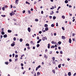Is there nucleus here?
<instances>
[{
    "label": "nucleus",
    "instance_id": "obj_1",
    "mask_svg": "<svg viewBox=\"0 0 76 76\" xmlns=\"http://www.w3.org/2000/svg\"><path fill=\"white\" fill-rule=\"evenodd\" d=\"M42 39L43 41H45V39H46V40H47V37H42Z\"/></svg>",
    "mask_w": 76,
    "mask_h": 76
},
{
    "label": "nucleus",
    "instance_id": "obj_2",
    "mask_svg": "<svg viewBox=\"0 0 76 76\" xmlns=\"http://www.w3.org/2000/svg\"><path fill=\"white\" fill-rule=\"evenodd\" d=\"M44 58H46V59H47V58H48V56L47 55H46L44 54Z\"/></svg>",
    "mask_w": 76,
    "mask_h": 76
},
{
    "label": "nucleus",
    "instance_id": "obj_3",
    "mask_svg": "<svg viewBox=\"0 0 76 76\" xmlns=\"http://www.w3.org/2000/svg\"><path fill=\"white\" fill-rule=\"evenodd\" d=\"M42 41L41 39H39L37 42V44H39Z\"/></svg>",
    "mask_w": 76,
    "mask_h": 76
},
{
    "label": "nucleus",
    "instance_id": "obj_4",
    "mask_svg": "<svg viewBox=\"0 0 76 76\" xmlns=\"http://www.w3.org/2000/svg\"><path fill=\"white\" fill-rule=\"evenodd\" d=\"M61 38L62 39H66V37L63 36H62Z\"/></svg>",
    "mask_w": 76,
    "mask_h": 76
},
{
    "label": "nucleus",
    "instance_id": "obj_5",
    "mask_svg": "<svg viewBox=\"0 0 76 76\" xmlns=\"http://www.w3.org/2000/svg\"><path fill=\"white\" fill-rule=\"evenodd\" d=\"M28 30L29 32H31V28L29 27H28Z\"/></svg>",
    "mask_w": 76,
    "mask_h": 76
},
{
    "label": "nucleus",
    "instance_id": "obj_6",
    "mask_svg": "<svg viewBox=\"0 0 76 76\" xmlns=\"http://www.w3.org/2000/svg\"><path fill=\"white\" fill-rule=\"evenodd\" d=\"M48 48H49V49H50V43H49L48 44Z\"/></svg>",
    "mask_w": 76,
    "mask_h": 76
},
{
    "label": "nucleus",
    "instance_id": "obj_7",
    "mask_svg": "<svg viewBox=\"0 0 76 76\" xmlns=\"http://www.w3.org/2000/svg\"><path fill=\"white\" fill-rule=\"evenodd\" d=\"M69 43H72V40H71V39L69 38Z\"/></svg>",
    "mask_w": 76,
    "mask_h": 76
},
{
    "label": "nucleus",
    "instance_id": "obj_8",
    "mask_svg": "<svg viewBox=\"0 0 76 76\" xmlns=\"http://www.w3.org/2000/svg\"><path fill=\"white\" fill-rule=\"evenodd\" d=\"M68 75L69 76H71V72H69L68 73Z\"/></svg>",
    "mask_w": 76,
    "mask_h": 76
},
{
    "label": "nucleus",
    "instance_id": "obj_9",
    "mask_svg": "<svg viewBox=\"0 0 76 76\" xmlns=\"http://www.w3.org/2000/svg\"><path fill=\"white\" fill-rule=\"evenodd\" d=\"M44 26H45V28H48V25H47V24H45Z\"/></svg>",
    "mask_w": 76,
    "mask_h": 76
},
{
    "label": "nucleus",
    "instance_id": "obj_10",
    "mask_svg": "<svg viewBox=\"0 0 76 76\" xmlns=\"http://www.w3.org/2000/svg\"><path fill=\"white\" fill-rule=\"evenodd\" d=\"M15 44L14 43H12L11 45L12 46V47H14V46H15Z\"/></svg>",
    "mask_w": 76,
    "mask_h": 76
},
{
    "label": "nucleus",
    "instance_id": "obj_11",
    "mask_svg": "<svg viewBox=\"0 0 76 76\" xmlns=\"http://www.w3.org/2000/svg\"><path fill=\"white\" fill-rule=\"evenodd\" d=\"M4 38H6L7 37V34H5L3 36Z\"/></svg>",
    "mask_w": 76,
    "mask_h": 76
},
{
    "label": "nucleus",
    "instance_id": "obj_12",
    "mask_svg": "<svg viewBox=\"0 0 76 76\" xmlns=\"http://www.w3.org/2000/svg\"><path fill=\"white\" fill-rule=\"evenodd\" d=\"M11 32L12 30H8V33H11Z\"/></svg>",
    "mask_w": 76,
    "mask_h": 76
},
{
    "label": "nucleus",
    "instance_id": "obj_13",
    "mask_svg": "<svg viewBox=\"0 0 76 76\" xmlns=\"http://www.w3.org/2000/svg\"><path fill=\"white\" fill-rule=\"evenodd\" d=\"M15 58H18V55L17 54L15 55Z\"/></svg>",
    "mask_w": 76,
    "mask_h": 76
},
{
    "label": "nucleus",
    "instance_id": "obj_14",
    "mask_svg": "<svg viewBox=\"0 0 76 76\" xmlns=\"http://www.w3.org/2000/svg\"><path fill=\"white\" fill-rule=\"evenodd\" d=\"M45 31H48V27H47L46 28H45Z\"/></svg>",
    "mask_w": 76,
    "mask_h": 76
},
{
    "label": "nucleus",
    "instance_id": "obj_15",
    "mask_svg": "<svg viewBox=\"0 0 76 76\" xmlns=\"http://www.w3.org/2000/svg\"><path fill=\"white\" fill-rule=\"evenodd\" d=\"M26 4H28L29 5H30V3H29V2H28L27 1H26Z\"/></svg>",
    "mask_w": 76,
    "mask_h": 76
},
{
    "label": "nucleus",
    "instance_id": "obj_16",
    "mask_svg": "<svg viewBox=\"0 0 76 76\" xmlns=\"http://www.w3.org/2000/svg\"><path fill=\"white\" fill-rule=\"evenodd\" d=\"M20 42H22V41H23V39L22 38L20 39Z\"/></svg>",
    "mask_w": 76,
    "mask_h": 76
},
{
    "label": "nucleus",
    "instance_id": "obj_17",
    "mask_svg": "<svg viewBox=\"0 0 76 76\" xmlns=\"http://www.w3.org/2000/svg\"><path fill=\"white\" fill-rule=\"evenodd\" d=\"M1 34L2 35H4L5 33L4 32V31H2L1 32Z\"/></svg>",
    "mask_w": 76,
    "mask_h": 76
},
{
    "label": "nucleus",
    "instance_id": "obj_18",
    "mask_svg": "<svg viewBox=\"0 0 76 76\" xmlns=\"http://www.w3.org/2000/svg\"><path fill=\"white\" fill-rule=\"evenodd\" d=\"M51 48H55V46H52L51 47Z\"/></svg>",
    "mask_w": 76,
    "mask_h": 76
},
{
    "label": "nucleus",
    "instance_id": "obj_19",
    "mask_svg": "<svg viewBox=\"0 0 76 76\" xmlns=\"http://www.w3.org/2000/svg\"><path fill=\"white\" fill-rule=\"evenodd\" d=\"M53 19L55 20L56 19V17H55V16H53Z\"/></svg>",
    "mask_w": 76,
    "mask_h": 76
},
{
    "label": "nucleus",
    "instance_id": "obj_20",
    "mask_svg": "<svg viewBox=\"0 0 76 76\" xmlns=\"http://www.w3.org/2000/svg\"><path fill=\"white\" fill-rule=\"evenodd\" d=\"M40 75V72H37V76H38V75Z\"/></svg>",
    "mask_w": 76,
    "mask_h": 76
},
{
    "label": "nucleus",
    "instance_id": "obj_21",
    "mask_svg": "<svg viewBox=\"0 0 76 76\" xmlns=\"http://www.w3.org/2000/svg\"><path fill=\"white\" fill-rule=\"evenodd\" d=\"M58 44L59 45H60V44H61V42L60 41L58 42Z\"/></svg>",
    "mask_w": 76,
    "mask_h": 76
},
{
    "label": "nucleus",
    "instance_id": "obj_22",
    "mask_svg": "<svg viewBox=\"0 0 76 76\" xmlns=\"http://www.w3.org/2000/svg\"><path fill=\"white\" fill-rule=\"evenodd\" d=\"M61 64H60L58 65V68H60L61 67Z\"/></svg>",
    "mask_w": 76,
    "mask_h": 76
},
{
    "label": "nucleus",
    "instance_id": "obj_23",
    "mask_svg": "<svg viewBox=\"0 0 76 76\" xmlns=\"http://www.w3.org/2000/svg\"><path fill=\"white\" fill-rule=\"evenodd\" d=\"M54 24H52V25H51V27H54Z\"/></svg>",
    "mask_w": 76,
    "mask_h": 76
},
{
    "label": "nucleus",
    "instance_id": "obj_24",
    "mask_svg": "<svg viewBox=\"0 0 76 76\" xmlns=\"http://www.w3.org/2000/svg\"><path fill=\"white\" fill-rule=\"evenodd\" d=\"M65 3H68V1L67 0H66L65 1Z\"/></svg>",
    "mask_w": 76,
    "mask_h": 76
},
{
    "label": "nucleus",
    "instance_id": "obj_25",
    "mask_svg": "<svg viewBox=\"0 0 76 76\" xmlns=\"http://www.w3.org/2000/svg\"><path fill=\"white\" fill-rule=\"evenodd\" d=\"M52 72L53 73H54V74H55V73H56V72H55V71H54V69H53L52 70Z\"/></svg>",
    "mask_w": 76,
    "mask_h": 76
},
{
    "label": "nucleus",
    "instance_id": "obj_26",
    "mask_svg": "<svg viewBox=\"0 0 76 76\" xmlns=\"http://www.w3.org/2000/svg\"><path fill=\"white\" fill-rule=\"evenodd\" d=\"M62 18H63V19H65V17L64 15H62Z\"/></svg>",
    "mask_w": 76,
    "mask_h": 76
},
{
    "label": "nucleus",
    "instance_id": "obj_27",
    "mask_svg": "<svg viewBox=\"0 0 76 76\" xmlns=\"http://www.w3.org/2000/svg\"><path fill=\"white\" fill-rule=\"evenodd\" d=\"M39 44H38L37 45V48H38V47H39Z\"/></svg>",
    "mask_w": 76,
    "mask_h": 76
},
{
    "label": "nucleus",
    "instance_id": "obj_28",
    "mask_svg": "<svg viewBox=\"0 0 76 76\" xmlns=\"http://www.w3.org/2000/svg\"><path fill=\"white\" fill-rule=\"evenodd\" d=\"M38 19H35V21H36V22H38Z\"/></svg>",
    "mask_w": 76,
    "mask_h": 76
},
{
    "label": "nucleus",
    "instance_id": "obj_29",
    "mask_svg": "<svg viewBox=\"0 0 76 76\" xmlns=\"http://www.w3.org/2000/svg\"><path fill=\"white\" fill-rule=\"evenodd\" d=\"M5 64H7V65H8V64H9V62H5Z\"/></svg>",
    "mask_w": 76,
    "mask_h": 76
},
{
    "label": "nucleus",
    "instance_id": "obj_30",
    "mask_svg": "<svg viewBox=\"0 0 76 76\" xmlns=\"http://www.w3.org/2000/svg\"><path fill=\"white\" fill-rule=\"evenodd\" d=\"M1 16H2V17H4H4H6V15H1Z\"/></svg>",
    "mask_w": 76,
    "mask_h": 76
},
{
    "label": "nucleus",
    "instance_id": "obj_31",
    "mask_svg": "<svg viewBox=\"0 0 76 76\" xmlns=\"http://www.w3.org/2000/svg\"><path fill=\"white\" fill-rule=\"evenodd\" d=\"M53 61H54V60H55V57H53L52 58Z\"/></svg>",
    "mask_w": 76,
    "mask_h": 76
},
{
    "label": "nucleus",
    "instance_id": "obj_32",
    "mask_svg": "<svg viewBox=\"0 0 76 76\" xmlns=\"http://www.w3.org/2000/svg\"><path fill=\"white\" fill-rule=\"evenodd\" d=\"M10 15L11 16H12V15H13V14L12 13H10Z\"/></svg>",
    "mask_w": 76,
    "mask_h": 76
},
{
    "label": "nucleus",
    "instance_id": "obj_33",
    "mask_svg": "<svg viewBox=\"0 0 76 76\" xmlns=\"http://www.w3.org/2000/svg\"><path fill=\"white\" fill-rule=\"evenodd\" d=\"M60 54H63V51H60Z\"/></svg>",
    "mask_w": 76,
    "mask_h": 76
},
{
    "label": "nucleus",
    "instance_id": "obj_34",
    "mask_svg": "<svg viewBox=\"0 0 76 76\" xmlns=\"http://www.w3.org/2000/svg\"><path fill=\"white\" fill-rule=\"evenodd\" d=\"M19 1V0H15V4H16L17 3V2Z\"/></svg>",
    "mask_w": 76,
    "mask_h": 76
},
{
    "label": "nucleus",
    "instance_id": "obj_35",
    "mask_svg": "<svg viewBox=\"0 0 76 76\" xmlns=\"http://www.w3.org/2000/svg\"><path fill=\"white\" fill-rule=\"evenodd\" d=\"M2 10H3L4 11V10H5L4 7H3L2 8Z\"/></svg>",
    "mask_w": 76,
    "mask_h": 76
},
{
    "label": "nucleus",
    "instance_id": "obj_36",
    "mask_svg": "<svg viewBox=\"0 0 76 76\" xmlns=\"http://www.w3.org/2000/svg\"><path fill=\"white\" fill-rule=\"evenodd\" d=\"M53 13H54V12H53L52 11L51 12V13H50V15H53Z\"/></svg>",
    "mask_w": 76,
    "mask_h": 76
},
{
    "label": "nucleus",
    "instance_id": "obj_37",
    "mask_svg": "<svg viewBox=\"0 0 76 76\" xmlns=\"http://www.w3.org/2000/svg\"><path fill=\"white\" fill-rule=\"evenodd\" d=\"M26 46H29V44L28 43H27L26 44Z\"/></svg>",
    "mask_w": 76,
    "mask_h": 76
},
{
    "label": "nucleus",
    "instance_id": "obj_38",
    "mask_svg": "<svg viewBox=\"0 0 76 76\" xmlns=\"http://www.w3.org/2000/svg\"><path fill=\"white\" fill-rule=\"evenodd\" d=\"M13 39L14 41H16V37H14L13 38Z\"/></svg>",
    "mask_w": 76,
    "mask_h": 76
},
{
    "label": "nucleus",
    "instance_id": "obj_39",
    "mask_svg": "<svg viewBox=\"0 0 76 76\" xmlns=\"http://www.w3.org/2000/svg\"><path fill=\"white\" fill-rule=\"evenodd\" d=\"M50 35L51 36H52H52H53V33H50Z\"/></svg>",
    "mask_w": 76,
    "mask_h": 76
},
{
    "label": "nucleus",
    "instance_id": "obj_40",
    "mask_svg": "<svg viewBox=\"0 0 76 76\" xmlns=\"http://www.w3.org/2000/svg\"><path fill=\"white\" fill-rule=\"evenodd\" d=\"M37 67L38 68V69H39V68H40V67H41V66L39 65V66H38Z\"/></svg>",
    "mask_w": 76,
    "mask_h": 76
},
{
    "label": "nucleus",
    "instance_id": "obj_41",
    "mask_svg": "<svg viewBox=\"0 0 76 76\" xmlns=\"http://www.w3.org/2000/svg\"><path fill=\"white\" fill-rule=\"evenodd\" d=\"M28 13H29V14H30V13H31V10L28 11Z\"/></svg>",
    "mask_w": 76,
    "mask_h": 76
},
{
    "label": "nucleus",
    "instance_id": "obj_42",
    "mask_svg": "<svg viewBox=\"0 0 76 76\" xmlns=\"http://www.w3.org/2000/svg\"><path fill=\"white\" fill-rule=\"evenodd\" d=\"M56 26H58V23H56Z\"/></svg>",
    "mask_w": 76,
    "mask_h": 76
},
{
    "label": "nucleus",
    "instance_id": "obj_43",
    "mask_svg": "<svg viewBox=\"0 0 76 76\" xmlns=\"http://www.w3.org/2000/svg\"><path fill=\"white\" fill-rule=\"evenodd\" d=\"M17 60H18V58H16L15 59V61H17Z\"/></svg>",
    "mask_w": 76,
    "mask_h": 76
},
{
    "label": "nucleus",
    "instance_id": "obj_44",
    "mask_svg": "<svg viewBox=\"0 0 76 76\" xmlns=\"http://www.w3.org/2000/svg\"><path fill=\"white\" fill-rule=\"evenodd\" d=\"M12 57H15V53H13L12 54Z\"/></svg>",
    "mask_w": 76,
    "mask_h": 76
},
{
    "label": "nucleus",
    "instance_id": "obj_45",
    "mask_svg": "<svg viewBox=\"0 0 76 76\" xmlns=\"http://www.w3.org/2000/svg\"><path fill=\"white\" fill-rule=\"evenodd\" d=\"M62 29L63 30V31H64L65 29H64V27H62Z\"/></svg>",
    "mask_w": 76,
    "mask_h": 76
},
{
    "label": "nucleus",
    "instance_id": "obj_46",
    "mask_svg": "<svg viewBox=\"0 0 76 76\" xmlns=\"http://www.w3.org/2000/svg\"><path fill=\"white\" fill-rule=\"evenodd\" d=\"M2 32H4V28H2Z\"/></svg>",
    "mask_w": 76,
    "mask_h": 76
},
{
    "label": "nucleus",
    "instance_id": "obj_47",
    "mask_svg": "<svg viewBox=\"0 0 76 76\" xmlns=\"http://www.w3.org/2000/svg\"><path fill=\"white\" fill-rule=\"evenodd\" d=\"M50 54H52V51H50Z\"/></svg>",
    "mask_w": 76,
    "mask_h": 76
},
{
    "label": "nucleus",
    "instance_id": "obj_48",
    "mask_svg": "<svg viewBox=\"0 0 76 76\" xmlns=\"http://www.w3.org/2000/svg\"><path fill=\"white\" fill-rule=\"evenodd\" d=\"M21 66H23V63H22L21 64Z\"/></svg>",
    "mask_w": 76,
    "mask_h": 76
},
{
    "label": "nucleus",
    "instance_id": "obj_49",
    "mask_svg": "<svg viewBox=\"0 0 76 76\" xmlns=\"http://www.w3.org/2000/svg\"><path fill=\"white\" fill-rule=\"evenodd\" d=\"M5 8H7V5H5V6L4 7Z\"/></svg>",
    "mask_w": 76,
    "mask_h": 76
},
{
    "label": "nucleus",
    "instance_id": "obj_50",
    "mask_svg": "<svg viewBox=\"0 0 76 76\" xmlns=\"http://www.w3.org/2000/svg\"><path fill=\"white\" fill-rule=\"evenodd\" d=\"M38 68L37 67L36 68V71H37V70H38Z\"/></svg>",
    "mask_w": 76,
    "mask_h": 76
},
{
    "label": "nucleus",
    "instance_id": "obj_51",
    "mask_svg": "<svg viewBox=\"0 0 76 76\" xmlns=\"http://www.w3.org/2000/svg\"><path fill=\"white\" fill-rule=\"evenodd\" d=\"M12 59H9V61L11 62H12Z\"/></svg>",
    "mask_w": 76,
    "mask_h": 76
},
{
    "label": "nucleus",
    "instance_id": "obj_52",
    "mask_svg": "<svg viewBox=\"0 0 76 76\" xmlns=\"http://www.w3.org/2000/svg\"><path fill=\"white\" fill-rule=\"evenodd\" d=\"M39 34H41V33H42V31H40L39 32Z\"/></svg>",
    "mask_w": 76,
    "mask_h": 76
},
{
    "label": "nucleus",
    "instance_id": "obj_53",
    "mask_svg": "<svg viewBox=\"0 0 76 76\" xmlns=\"http://www.w3.org/2000/svg\"><path fill=\"white\" fill-rule=\"evenodd\" d=\"M41 14H43V13H44V12H43L42 11L41 12Z\"/></svg>",
    "mask_w": 76,
    "mask_h": 76
},
{
    "label": "nucleus",
    "instance_id": "obj_54",
    "mask_svg": "<svg viewBox=\"0 0 76 76\" xmlns=\"http://www.w3.org/2000/svg\"><path fill=\"white\" fill-rule=\"evenodd\" d=\"M12 15H15V13L13 12H12Z\"/></svg>",
    "mask_w": 76,
    "mask_h": 76
},
{
    "label": "nucleus",
    "instance_id": "obj_55",
    "mask_svg": "<svg viewBox=\"0 0 76 76\" xmlns=\"http://www.w3.org/2000/svg\"><path fill=\"white\" fill-rule=\"evenodd\" d=\"M23 13H25V10H23Z\"/></svg>",
    "mask_w": 76,
    "mask_h": 76
},
{
    "label": "nucleus",
    "instance_id": "obj_56",
    "mask_svg": "<svg viewBox=\"0 0 76 76\" xmlns=\"http://www.w3.org/2000/svg\"><path fill=\"white\" fill-rule=\"evenodd\" d=\"M33 49H34V50H35V47L34 46L33 47Z\"/></svg>",
    "mask_w": 76,
    "mask_h": 76
},
{
    "label": "nucleus",
    "instance_id": "obj_57",
    "mask_svg": "<svg viewBox=\"0 0 76 76\" xmlns=\"http://www.w3.org/2000/svg\"><path fill=\"white\" fill-rule=\"evenodd\" d=\"M34 76H37V75H36V73H35L34 74ZM37 76H38L37 75Z\"/></svg>",
    "mask_w": 76,
    "mask_h": 76
},
{
    "label": "nucleus",
    "instance_id": "obj_58",
    "mask_svg": "<svg viewBox=\"0 0 76 76\" xmlns=\"http://www.w3.org/2000/svg\"><path fill=\"white\" fill-rule=\"evenodd\" d=\"M3 38V36L1 35V39H2V38Z\"/></svg>",
    "mask_w": 76,
    "mask_h": 76
},
{
    "label": "nucleus",
    "instance_id": "obj_59",
    "mask_svg": "<svg viewBox=\"0 0 76 76\" xmlns=\"http://www.w3.org/2000/svg\"><path fill=\"white\" fill-rule=\"evenodd\" d=\"M69 25H71V24H72V23L70 21L69 22Z\"/></svg>",
    "mask_w": 76,
    "mask_h": 76
},
{
    "label": "nucleus",
    "instance_id": "obj_60",
    "mask_svg": "<svg viewBox=\"0 0 76 76\" xmlns=\"http://www.w3.org/2000/svg\"><path fill=\"white\" fill-rule=\"evenodd\" d=\"M76 73H75L73 75V76H76Z\"/></svg>",
    "mask_w": 76,
    "mask_h": 76
},
{
    "label": "nucleus",
    "instance_id": "obj_61",
    "mask_svg": "<svg viewBox=\"0 0 76 76\" xmlns=\"http://www.w3.org/2000/svg\"><path fill=\"white\" fill-rule=\"evenodd\" d=\"M52 16H49V18H50L51 19V18H52Z\"/></svg>",
    "mask_w": 76,
    "mask_h": 76
},
{
    "label": "nucleus",
    "instance_id": "obj_62",
    "mask_svg": "<svg viewBox=\"0 0 76 76\" xmlns=\"http://www.w3.org/2000/svg\"><path fill=\"white\" fill-rule=\"evenodd\" d=\"M37 39H39V37H37Z\"/></svg>",
    "mask_w": 76,
    "mask_h": 76
},
{
    "label": "nucleus",
    "instance_id": "obj_63",
    "mask_svg": "<svg viewBox=\"0 0 76 76\" xmlns=\"http://www.w3.org/2000/svg\"><path fill=\"white\" fill-rule=\"evenodd\" d=\"M27 48H28V50H29L30 49V47H27Z\"/></svg>",
    "mask_w": 76,
    "mask_h": 76
},
{
    "label": "nucleus",
    "instance_id": "obj_64",
    "mask_svg": "<svg viewBox=\"0 0 76 76\" xmlns=\"http://www.w3.org/2000/svg\"><path fill=\"white\" fill-rule=\"evenodd\" d=\"M72 7L71 5H69V7Z\"/></svg>",
    "mask_w": 76,
    "mask_h": 76
}]
</instances>
